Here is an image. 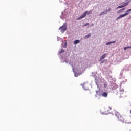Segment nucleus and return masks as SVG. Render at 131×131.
<instances>
[{
	"label": "nucleus",
	"instance_id": "nucleus-3",
	"mask_svg": "<svg viewBox=\"0 0 131 131\" xmlns=\"http://www.w3.org/2000/svg\"><path fill=\"white\" fill-rule=\"evenodd\" d=\"M128 14V13H126L122 14V15L119 16L117 18V20H118V19H120V18H123V17H125V16H127Z\"/></svg>",
	"mask_w": 131,
	"mask_h": 131
},
{
	"label": "nucleus",
	"instance_id": "nucleus-17",
	"mask_svg": "<svg viewBox=\"0 0 131 131\" xmlns=\"http://www.w3.org/2000/svg\"><path fill=\"white\" fill-rule=\"evenodd\" d=\"M87 25H89V23H87L84 25V26H87Z\"/></svg>",
	"mask_w": 131,
	"mask_h": 131
},
{
	"label": "nucleus",
	"instance_id": "nucleus-18",
	"mask_svg": "<svg viewBox=\"0 0 131 131\" xmlns=\"http://www.w3.org/2000/svg\"><path fill=\"white\" fill-rule=\"evenodd\" d=\"M127 49H129V48L131 49V47L128 46L127 47Z\"/></svg>",
	"mask_w": 131,
	"mask_h": 131
},
{
	"label": "nucleus",
	"instance_id": "nucleus-6",
	"mask_svg": "<svg viewBox=\"0 0 131 131\" xmlns=\"http://www.w3.org/2000/svg\"><path fill=\"white\" fill-rule=\"evenodd\" d=\"M116 116L119 119L122 118V116L118 112L116 113Z\"/></svg>",
	"mask_w": 131,
	"mask_h": 131
},
{
	"label": "nucleus",
	"instance_id": "nucleus-5",
	"mask_svg": "<svg viewBox=\"0 0 131 131\" xmlns=\"http://www.w3.org/2000/svg\"><path fill=\"white\" fill-rule=\"evenodd\" d=\"M110 11H111V8L107 9L105 10L103 12H102V13L100 14V16H101V15H104V14H107V13H108V12H110Z\"/></svg>",
	"mask_w": 131,
	"mask_h": 131
},
{
	"label": "nucleus",
	"instance_id": "nucleus-12",
	"mask_svg": "<svg viewBox=\"0 0 131 131\" xmlns=\"http://www.w3.org/2000/svg\"><path fill=\"white\" fill-rule=\"evenodd\" d=\"M124 10H125V8H124L122 9H120V10L118 11V12H119V13H121V12H123V11H124Z\"/></svg>",
	"mask_w": 131,
	"mask_h": 131
},
{
	"label": "nucleus",
	"instance_id": "nucleus-1",
	"mask_svg": "<svg viewBox=\"0 0 131 131\" xmlns=\"http://www.w3.org/2000/svg\"><path fill=\"white\" fill-rule=\"evenodd\" d=\"M67 29V25L66 24H64L63 26L59 28V30L61 31V32H65Z\"/></svg>",
	"mask_w": 131,
	"mask_h": 131
},
{
	"label": "nucleus",
	"instance_id": "nucleus-4",
	"mask_svg": "<svg viewBox=\"0 0 131 131\" xmlns=\"http://www.w3.org/2000/svg\"><path fill=\"white\" fill-rule=\"evenodd\" d=\"M86 13H88V11L85 12L84 13L78 18V20H81V19H83V18L86 16Z\"/></svg>",
	"mask_w": 131,
	"mask_h": 131
},
{
	"label": "nucleus",
	"instance_id": "nucleus-14",
	"mask_svg": "<svg viewBox=\"0 0 131 131\" xmlns=\"http://www.w3.org/2000/svg\"><path fill=\"white\" fill-rule=\"evenodd\" d=\"M130 11H131V9H128V10L126 11V13H128V12H130Z\"/></svg>",
	"mask_w": 131,
	"mask_h": 131
},
{
	"label": "nucleus",
	"instance_id": "nucleus-2",
	"mask_svg": "<svg viewBox=\"0 0 131 131\" xmlns=\"http://www.w3.org/2000/svg\"><path fill=\"white\" fill-rule=\"evenodd\" d=\"M120 6H119L117 8L116 10H117L118 9H120L121 8H124V7H126V6H127V5H128V1L127 2H124V3H122L121 4H120Z\"/></svg>",
	"mask_w": 131,
	"mask_h": 131
},
{
	"label": "nucleus",
	"instance_id": "nucleus-13",
	"mask_svg": "<svg viewBox=\"0 0 131 131\" xmlns=\"http://www.w3.org/2000/svg\"><path fill=\"white\" fill-rule=\"evenodd\" d=\"M64 52H65V50L64 49H61L59 52V54H62V53H64Z\"/></svg>",
	"mask_w": 131,
	"mask_h": 131
},
{
	"label": "nucleus",
	"instance_id": "nucleus-8",
	"mask_svg": "<svg viewBox=\"0 0 131 131\" xmlns=\"http://www.w3.org/2000/svg\"><path fill=\"white\" fill-rule=\"evenodd\" d=\"M91 35H92L91 34V33H90V34H89L88 35H85V36L84 37V38L85 39H86V38H90V37H91Z\"/></svg>",
	"mask_w": 131,
	"mask_h": 131
},
{
	"label": "nucleus",
	"instance_id": "nucleus-15",
	"mask_svg": "<svg viewBox=\"0 0 131 131\" xmlns=\"http://www.w3.org/2000/svg\"><path fill=\"white\" fill-rule=\"evenodd\" d=\"M81 85H82V86H84V85H85V83H83V84H81Z\"/></svg>",
	"mask_w": 131,
	"mask_h": 131
},
{
	"label": "nucleus",
	"instance_id": "nucleus-7",
	"mask_svg": "<svg viewBox=\"0 0 131 131\" xmlns=\"http://www.w3.org/2000/svg\"><path fill=\"white\" fill-rule=\"evenodd\" d=\"M106 55H107V54L105 53L100 57V61H102V60H104V59L106 58Z\"/></svg>",
	"mask_w": 131,
	"mask_h": 131
},
{
	"label": "nucleus",
	"instance_id": "nucleus-20",
	"mask_svg": "<svg viewBox=\"0 0 131 131\" xmlns=\"http://www.w3.org/2000/svg\"><path fill=\"white\" fill-rule=\"evenodd\" d=\"M101 63H104V61H101Z\"/></svg>",
	"mask_w": 131,
	"mask_h": 131
},
{
	"label": "nucleus",
	"instance_id": "nucleus-9",
	"mask_svg": "<svg viewBox=\"0 0 131 131\" xmlns=\"http://www.w3.org/2000/svg\"><path fill=\"white\" fill-rule=\"evenodd\" d=\"M102 97H107L108 96V94L107 93V92H104L102 94Z\"/></svg>",
	"mask_w": 131,
	"mask_h": 131
},
{
	"label": "nucleus",
	"instance_id": "nucleus-19",
	"mask_svg": "<svg viewBox=\"0 0 131 131\" xmlns=\"http://www.w3.org/2000/svg\"><path fill=\"white\" fill-rule=\"evenodd\" d=\"M106 86H107V85L106 84H104V87L106 88Z\"/></svg>",
	"mask_w": 131,
	"mask_h": 131
},
{
	"label": "nucleus",
	"instance_id": "nucleus-16",
	"mask_svg": "<svg viewBox=\"0 0 131 131\" xmlns=\"http://www.w3.org/2000/svg\"><path fill=\"white\" fill-rule=\"evenodd\" d=\"M127 49V47L124 48V50H125V51H126V50Z\"/></svg>",
	"mask_w": 131,
	"mask_h": 131
},
{
	"label": "nucleus",
	"instance_id": "nucleus-11",
	"mask_svg": "<svg viewBox=\"0 0 131 131\" xmlns=\"http://www.w3.org/2000/svg\"><path fill=\"white\" fill-rule=\"evenodd\" d=\"M115 42H116V41H112V42H108L107 43H106V45H111V43H115Z\"/></svg>",
	"mask_w": 131,
	"mask_h": 131
},
{
	"label": "nucleus",
	"instance_id": "nucleus-10",
	"mask_svg": "<svg viewBox=\"0 0 131 131\" xmlns=\"http://www.w3.org/2000/svg\"><path fill=\"white\" fill-rule=\"evenodd\" d=\"M79 42H80V40H76L74 42V45H77V43H79Z\"/></svg>",
	"mask_w": 131,
	"mask_h": 131
}]
</instances>
